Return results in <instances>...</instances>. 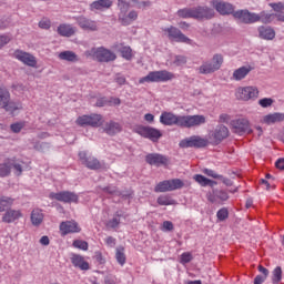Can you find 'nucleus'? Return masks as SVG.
<instances>
[{"label": "nucleus", "mask_w": 284, "mask_h": 284, "mask_svg": "<svg viewBox=\"0 0 284 284\" xmlns=\"http://www.w3.org/2000/svg\"><path fill=\"white\" fill-rule=\"evenodd\" d=\"M21 108V103L12 101L10 91L7 88L0 87V110L14 114Z\"/></svg>", "instance_id": "7ed1b4c3"}, {"label": "nucleus", "mask_w": 284, "mask_h": 284, "mask_svg": "<svg viewBox=\"0 0 284 284\" xmlns=\"http://www.w3.org/2000/svg\"><path fill=\"white\" fill-rule=\"evenodd\" d=\"M159 205H174V200L170 199L168 195H161L158 197Z\"/></svg>", "instance_id": "37998d69"}, {"label": "nucleus", "mask_w": 284, "mask_h": 284, "mask_svg": "<svg viewBox=\"0 0 284 284\" xmlns=\"http://www.w3.org/2000/svg\"><path fill=\"white\" fill-rule=\"evenodd\" d=\"M104 192H106L108 194H113L114 196H119L121 194V192L116 190V186H108L104 189Z\"/></svg>", "instance_id": "4d7b16f0"}, {"label": "nucleus", "mask_w": 284, "mask_h": 284, "mask_svg": "<svg viewBox=\"0 0 284 284\" xmlns=\"http://www.w3.org/2000/svg\"><path fill=\"white\" fill-rule=\"evenodd\" d=\"M71 263L74 267H79L80 270H90V264L85 262L81 255H73L71 257Z\"/></svg>", "instance_id": "473e14b6"}, {"label": "nucleus", "mask_w": 284, "mask_h": 284, "mask_svg": "<svg viewBox=\"0 0 284 284\" xmlns=\"http://www.w3.org/2000/svg\"><path fill=\"white\" fill-rule=\"evenodd\" d=\"M214 18V9L209 7H195L193 8V19L203 21V19Z\"/></svg>", "instance_id": "aec40b11"}, {"label": "nucleus", "mask_w": 284, "mask_h": 284, "mask_svg": "<svg viewBox=\"0 0 284 284\" xmlns=\"http://www.w3.org/2000/svg\"><path fill=\"white\" fill-rule=\"evenodd\" d=\"M282 278H283V270L281 268V266H276L273 271L272 283L278 284L281 283Z\"/></svg>", "instance_id": "a19ab883"}, {"label": "nucleus", "mask_w": 284, "mask_h": 284, "mask_svg": "<svg viewBox=\"0 0 284 284\" xmlns=\"http://www.w3.org/2000/svg\"><path fill=\"white\" fill-rule=\"evenodd\" d=\"M203 172L204 174H206V176H211L212 179H223V175L217 174L212 169H204Z\"/></svg>", "instance_id": "3c124183"}, {"label": "nucleus", "mask_w": 284, "mask_h": 284, "mask_svg": "<svg viewBox=\"0 0 284 284\" xmlns=\"http://www.w3.org/2000/svg\"><path fill=\"white\" fill-rule=\"evenodd\" d=\"M275 168H277V170H284V158H280V159L275 162Z\"/></svg>", "instance_id": "338daca9"}, {"label": "nucleus", "mask_w": 284, "mask_h": 284, "mask_svg": "<svg viewBox=\"0 0 284 284\" xmlns=\"http://www.w3.org/2000/svg\"><path fill=\"white\" fill-rule=\"evenodd\" d=\"M258 16V21L262 23H272V17H274L272 13H267L265 11H262Z\"/></svg>", "instance_id": "79ce46f5"}, {"label": "nucleus", "mask_w": 284, "mask_h": 284, "mask_svg": "<svg viewBox=\"0 0 284 284\" xmlns=\"http://www.w3.org/2000/svg\"><path fill=\"white\" fill-rule=\"evenodd\" d=\"M12 172V160L7 159L3 163H0V176L3 179L10 176Z\"/></svg>", "instance_id": "f704fd0d"}, {"label": "nucleus", "mask_w": 284, "mask_h": 284, "mask_svg": "<svg viewBox=\"0 0 284 284\" xmlns=\"http://www.w3.org/2000/svg\"><path fill=\"white\" fill-rule=\"evenodd\" d=\"M14 203L12 197L0 195V212H6V207H10Z\"/></svg>", "instance_id": "4c0bfd02"}, {"label": "nucleus", "mask_w": 284, "mask_h": 284, "mask_svg": "<svg viewBox=\"0 0 284 284\" xmlns=\"http://www.w3.org/2000/svg\"><path fill=\"white\" fill-rule=\"evenodd\" d=\"M234 19L241 23H256L258 22L257 13L250 12L248 10H239L233 13Z\"/></svg>", "instance_id": "f3484780"}, {"label": "nucleus", "mask_w": 284, "mask_h": 284, "mask_svg": "<svg viewBox=\"0 0 284 284\" xmlns=\"http://www.w3.org/2000/svg\"><path fill=\"white\" fill-rule=\"evenodd\" d=\"M73 247H77L78 250H83L84 252H88V242L83 240H75L73 241Z\"/></svg>", "instance_id": "49530a36"}, {"label": "nucleus", "mask_w": 284, "mask_h": 284, "mask_svg": "<svg viewBox=\"0 0 284 284\" xmlns=\"http://www.w3.org/2000/svg\"><path fill=\"white\" fill-rule=\"evenodd\" d=\"M211 6L219 12L220 14H234V6L230 2H225L222 0H213Z\"/></svg>", "instance_id": "6ab92c4d"}, {"label": "nucleus", "mask_w": 284, "mask_h": 284, "mask_svg": "<svg viewBox=\"0 0 284 284\" xmlns=\"http://www.w3.org/2000/svg\"><path fill=\"white\" fill-rule=\"evenodd\" d=\"M252 72V67L251 65H243L233 71L232 74V80L233 81H243Z\"/></svg>", "instance_id": "bb28decb"}, {"label": "nucleus", "mask_w": 284, "mask_h": 284, "mask_svg": "<svg viewBox=\"0 0 284 284\" xmlns=\"http://www.w3.org/2000/svg\"><path fill=\"white\" fill-rule=\"evenodd\" d=\"M231 128H233L236 134H252L250 121L245 118H240L231 121Z\"/></svg>", "instance_id": "4468645a"}, {"label": "nucleus", "mask_w": 284, "mask_h": 284, "mask_svg": "<svg viewBox=\"0 0 284 284\" xmlns=\"http://www.w3.org/2000/svg\"><path fill=\"white\" fill-rule=\"evenodd\" d=\"M172 79H175V75L168 70L151 71L148 75L141 78L139 83L140 85H143V83H168Z\"/></svg>", "instance_id": "f03ea898"}, {"label": "nucleus", "mask_w": 284, "mask_h": 284, "mask_svg": "<svg viewBox=\"0 0 284 284\" xmlns=\"http://www.w3.org/2000/svg\"><path fill=\"white\" fill-rule=\"evenodd\" d=\"M11 168H13L14 170V174L17 176H21V174L23 173V166H21V163L16 162L14 160L11 159Z\"/></svg>", "instance_id": "de8ad7c7"}, {"label": "nucleus", "mask_w": 284, "mask_h": 284, "mask_svg": "<svg viewBox=\"0 0 284 284\" xmlns=\"http://www.w3.org/2000/svg\"><path fill=\"white\" fill-rule=\"evenodd\" d=\"M164 37H168L170 41H175L176 43H192V40L187 38L179 28L176 27H168L162 29Z\"/></svg>", "instance_id": "9d476101"}, {"label": "nucleus", "mask_w": 284, "mask_h": 284, "mask_svg": "<svg viewBox=\"0 0 284 284\" xmlns=\"http://www.w3.org/2000/svg\"><path fill=\"white\" fill-rule=\"evenodd\" d=\"M79 159L82 165H85L89 170H100L101 162L92 155H88V152L82 151L79 153Z\"/></svg>", "instance_id": "a211bd4d"}, {"label": "nucleus", "mask_w": 284, "mask_h": 284, "mask_svg": "<svg viewBox=\"0 0 284 284\" xmlns=\"http://www.w3.org/2000/svg\"><path fill=\"white\" fill-rule=\"evenodd\" d=\"M178 17H181L182 19H194V8L180 9L178 11Z\"/></svg>", "instance_id": "58836bf2"}, {"label": "nucleus", "mask_w": 284, "mask_h": 284, "mask_svg": "<svg viewBox=\"0 0 284 284\" xmlns=\"http://www.w3.org/2000/svg\"><path fill=\"white\" fill-rule=\"evenodd\" d=\"M52 26V22L50 21V19H42L39 22V28H41L42 30H50V27Z\"/></svg>", "instance_id": "603ef678"}, {"label": "nucleus", "mask_w": 284, "mask_h": 284, "mask_svg": "<svg viewBox=\"0 0 284 284\" xmlns=\"http://www.w3.org/2000/svg\"><path fill=\"white\" fill-rule=\"evenodd\" d=\"M113 3L112 0H97L90 4V10L91 12H104V10H110Z\"/></svg>", "instance_id": "393cba45"}, {"label": "nucleus", "mask_w": 284, "mask_h": 284, "mask_svg": "<svg viewBox=\"0 0 284 284\" xmlns=\"http://www.w3.org/2000/svg\"><path fill=\"white\" fill-rule=\"evenodd\" d=\"M145 162L149 165H154L155 168H168V165H170V159L161 153H149L145 156Z\"/></svg>", "instance_id": "9b49d317"}, {"label": "nucleus", "mask_w": 284, "mask_h": 284, "mask_svg": "<svg viewBox=\"0 0 284 284\" xmlns=\"http://www.w3.org/2000/svg\"><path fill=\"white\" fill-rule=\"evenodd\" d=\"M260 38L265 41H273L276 38V31H274L271 27H258L257 29Z\"/></svg>", "instance_id": "cd10ccee"}, {"label": "nucleus", "mask_w": 284, "mask_h": 284, "mask_svg": "<svg viewBox=\"0 0 284 284\" xmlns=\"http://www.w3.org/2000/svg\"><path fill=\"white\" fill-rule=\"evenodd\" d=\"M237 101H254L258 99V88L254 85L239 87L235 90Z\"/></svg>", "instance_id": "0eeeda50"}, {"label": "nucleus", "mask_w": 284, "mask_h": 284, "mask_svg": "<svg viewBox=\"0 0 284 284\" xmlns=\"http://www.w3.org/2000/svg\"><path fill=\"white\" fill-rule=\"evenodd\" d=\"M60 232L65 236V234H75L81 232V227L75 221H67L60 224Z\"/></svg>", "instance_id": "4be33fe9"}, {"label": "nucleus", "mask_w": 284, "mask_h": 284, "mask_svg": "<svg viewBox=\"0 0 284 284\" xmlns=\"http://www.w3.org/2000/svg\"><path fill=\"white\" fill-rule=\"evenodd\" d=\"M223 65V54H214L209 61H204L199 68V74H214V72L221 70Z\"/></svg>", "instance_id": "20e7f679"}, {"label": "nucleus", "mask_w": 284, "mask_h": 284, "mask_svg": "<svg viewBox=\"0 0 284 284\" xmlns=\"http://www.w3.org/2000/svg\"><path fill=\"white\" fill-rule=\"evenodd\" d=\"M115 258H116V262L119 263V265H125V248L123 247H118L116 251H115Z\"/></svg>", "instance_id": "ea45409f"}, {"label": "nucleus", "mask_w": 284, "mask_h": 284, "mask_svg": "<svg viewBox=\"0 0 284 284\" xmlns=\"http://www.w3.org/2000/svg\"><path fill=\"white\" fill-rule=\"evenodd\" d=\"M136 132L140 136H143V139H149L150 141H153V143L163 136V133H161L159 129H154L152 126H139Z\"/></svg>", "instance_id": "f8f14e48"}, {"label": "nucleus", "mask_w": 284, "mask_h": 284, "mask_svg": "<svg viewBox=\"0 0 284 284\" xmlns=\"http://www.w3.org/2000/svg\"><path fill=\"white\" fill-rule=\"evenodd\" d=\"M103 131L110 136H114V134H119V132H121V124L114 121H110L104 124Z\"/></svg>", "instance_id": "c756f323"}, {"label": "nucleus", "mask_w": 284, "mask_h": 284, "mask_svg": "<svg viewBox=\"0 0 284 284\" xmlns=\"http://www.w3.org/2000/svg\"><path fill=\"white\" fill-rule=\"evenodd\" d=\"M31 223L39 227L43 223V211L41 209H33L31 212Z\"/></svg>", "instance_id": "2f4dec72"}, {"label": "nucleus", "mask_w": 284, "mask_h": 284, "mask_svg": "<svg viewBox=\"0 0 284 284\" xmlns=\"http://www.w3.org/2000/svg\"><path fill=\"white\" fill-rule=\"evenodd\" d=\"M194 181L196 183H199L200 185H202V187H207V185H210L211 187H214V185H216V181H212L201 174H196L193 176Z\"/></svg>", "instance_id": "c9c22d12"}, {"label": "nucleus", "mask_w": 284, "mask_h": 284, "mask_svg": "<svg viewBox=\"0 0 284 284\" xmlns=\"http://www.w3.org/2000/svg\"><path fill=\"white\" fill-rule=\"evenodd\" d=\"M121 54L123 59H126V61H130V59H132V49L130 47H123L121 49Z\"/></svg>", "instance_id": "09e8293b"}, {"label": "nucleus", "mask_w": 284, "mask_h": 284, "mask_svg": "<svg viewBox=\"0 0 284 284\" xmlns=\"http://www.w3.org/2000/svg\"><path fill=\"white\" fill-rule=\"evenodd\" d=\"M232 121V118L227 113L220 114L219 122L220 123H230Z\"/></svg>", "instance_id": "bf43d9fd"}, {"label": "nucleus", "mask_w": 284, "mask_h": 284, "mask_svg": "<svg viewBox=\"0 0 284 284\" xmlns=\"http://www.w3.org/2000/svg\"><path fill=\"white\" fill-rule=\"evenodd\" d=\"M85 57H91V59H97V61H101L108 63L110 61H114L116 59V54L114 52L101 47V48H92L84 52Z\"/></svg>", "instance_id": "39448f33"}, {"label": "nucleus", "mask_w": 284, "mask_h": 284, "mask_svg": "<svg viewBox=\"0 0 284 284\" xmlns=\"http://www.w3.org/2000/svg\"><path fill=\"white\" fill-rule=\"evenodd\" d=\"M121 225V214L116 212L111 220L106 222V227L109 230H116Z\"/></svg>", "instance_id": "e433bc0d"}, {"label": "nucleus", "mask_w": 284, "mask_h": 284, "mask_svg": "<svg viewBox=\"0 0 284 284\" xmlns=\"http://www.w3.org/2000/svg\"><path fill=\"white\" fill-rule=\"evenodd\" d=\"M13 57L24 65H29V68H37V58L32 55V53H28L23 50H16Z\"/></svg>", "instance_id": "dca6fc26"}, {"label": "nucleus", "mask_w": 284, "mask_h": 284, "mask_svg": "<svg viewBox=\"0 0 284 284\" xmlns=\"http://www.w3.org/2000/svg\"><path fill=\"white\" fill-rule=\"evenodd\" d=\"M115 83H116L118 85H125V83H128V81L125 80V78H124L123 75L118 74V75L115 77Z\"/></svg>", "instance_id": "0e129e2a"}, {"label": "nucleus", "mask_w": 284, "mask_h": 284, "mask_svg": "<svg viewBox=\"0 0 284 284\" xmlns=\"http://www.w3.org/2000/svg\"><path fill=\"white\" fill-rule=\"evenodd\" d=\"M77 33V28L72 27L71 24H60L58 27V34L60 37H73Z\"/></svg>", "instance_id": "7c9ffc66"}, {"label": "nucleus", "mask_w": 284, "mask_h": 284, "mask_svg": "<svg viewBox=\"0 0 284 284\" xmlns=\"http://www.w3.org/2000/svg\"><path fill=\"white\" fill-rule=\"evenodd\" d=\"M230 216V212L227 211L226 207H222L217 211L216 217L219 221H225Z\"/></svg>", "instance_id": "a18cd8bd"}, {"label": "nucleus", "mask_w": 284, "mask_h": 284, "mask_svg": "<svg viewBox=\"0 0 284 284\" xmlns=\"http://www.w3.org/2000/svg\"><path fill=\"white\" fill-rule=\"evenodd\" d=\"M190 261H192V254L191 253H183L181 255L180 263H182L183 265H185V263H190Z\"/></svg>", "instance_id": "13d9d810"}, {"label": "nucleus", "mask_w": 284, "mask_h": 284, "mask_svg": "<svg viewBox=\"0 0 284 284\" xmlns=\"http://www.w3.org/2000/svg\"><path fill=\"white\" fill-rule=\"evenodd\" d=\"M282 121H284V113H271L262 118V123H266V125L281 123Z\"/></svg>", "instance_id": "c85d7f7f"}, {"label": "nucleus", "mask_w": 284, "mask_h": 284, "mask_svg": "<svg viewBox=\"0 0 284 284\" xmlns=\"http://www.w3.org/2000/svg\"><path fill=\"white\" fill-rule=\"evenodd\" d=\"M104 105H108V101H106L105 98L99 99V100L97 101V106H98V108H103Z\"/></svg>", "instance_id": "774afa93"}, {"label": "nucleus", "mask_w": 284, "mask_h": 284, "mask_svg": "<svg viewBox=\"0 0 284 284\" xmlns=\"http://www.w3.org/2000/svg\"><path fill=\"white\" fill-rule=\"evenodd\" d=\"M270 6L274 10V12H283V10H284L283 2L270 3Z\"/></svg>", "instance_id": "6e6d98bb"}, {"label": "nucleus", "mask_w": 284, "mask_h": 284, "mask_svg": "<svg viewBox=\"0 0 284 284\" xmlns=\"http://www.w3.org/2000/svg\"><path fill=\"white\" fill-rule=\"evenodd\" d=\"M10 36H0V48L8 45V43H10Z\"/></svg>", "instance_id": "680f3d73"}, {"label": "nucleus", "mask_w": 284, "mask_h": 284, "mask_svg": "<svg viewBox=\"0 0 284 284\" xmlns=\"http://www.w3.org/2000/svg\"><path fill=\"white\" fill-rule=\"evenodd\" d=\"M118 6L122 12L124 10H128V8H130V2H128L126 0H118Z\"/></svg>", "instance_id": "052dcab7"}, {"label": "nucleus", "mask_w": 284, "mask_h": 284, "mask_svg": "<svg viewBox=\"0 0 284 284\" xmlns=\"http://www.w3.org/2000/svg\"><path fill=\"white\" fill-rule=\"evenodd\" d=\"M75 123L80 128H101L103 125V115L97 113L80 115Z\"/></svg>", "instance_id": "423d86ee"}, {"label": "nucleus", "mask_w": 284, "mask_h": 284, "mask_svg": "<svg viewBox=\"0 0 284 284\" xmlns=\"http://www.w3.org/2000/svg\"><path fill=\"white\" fill-rule=\"evenodd\" d=\"M211 141H213V143H216V145H219V143H221L222 141H225V139H227V136H230V129H227V126L223 125V124H219L210 134H209Z\"/></svg>", "instance_id": "ddd939ff"}, {"label": "nucleus", "mask_w": 284, "mask_h": 284, "mask_svg": "<svg viewBox=\"0 0 284 284\" xmlns=\"http://www.w3.org/2000/svg\"><path fill=\"white\" fill-rule=\"evenodd\" d=\"M179 145L183 149L195 148L199 150L201 148H207V145H210V140L201 138L200 135H192L181 140Z\"/></svg>", "instance_id": "6e6552de"}, {"label": "nucleus", "mask_w": 284, "mask_h": 284, "mask_svg": "<svg viewBox=\"0 0 284 284\" xmlns=\"http://www.w3.org/2000/svg\"><path fill=\"white\" fill-rule=\"evenodd\" d=\"M230 199V195L223 190H213L207 194V201L210 203H223Z\"/></svg>", "instance_id": "5701e85b"}, {"label": "nucleus", "mask_w": 284, "mask_h": 284, "mask_svg": "<svg viewBox=\"0 0 284 284\" xmlns=\"http://www.w3.org/2000/svg\"><path fill=\"white\" fill-rule=\"evenodd\" d=\"M11 131L14 132V134H19V132H21V130H23V123L21 122H17L11 124Z\"/></svg>", "instance_id": "864d4df0"}, {"label": "nucleus", "mask_w": 284, "mask_h": 284, "mask_svg": "<svg viewBox=\"0 0 284 284\" xmlns=\"http://www.w3.org/2000/svg\"><path fill=\"white\" fill-rule=\"evenodd\" d=\"M163 232H172L174 230V224L171 221H164L162 224Z\"/></svg>", "instance_id": "5fc2aeb1"}, {"label": "nucleus", "mask_w": 284, "mask_h": 284, "mask_svg": "<svg viewBox=\"0 0 284 284\" xmlns=\"http://www.w3.org/2000/svg\"><path fill=\"white\" fill-rule=\"evenodd\" d=\"M58 57L61 61H69L71 63H77V61H79V55L73 51H62Z\"/></svg>", "instance_id": "72a5a7b5"}, {"label": "nucleus", "mask_w": 284, "mask_h": 284, "mask_svg": "<svg viewBox=\"0 0 284 284\" xmlns=\"http://www.w3.org/2000/svg\"><path fill=\"white\" fill-rule=\"evenodd\" d=\"M19 219H23V212L21 210L9 209L2 215V223H14Z\"/></svg>", "instance_id": "b1692460"}, {"label": "nucleus", "mask_w": 284, "mask_h": 284, "mask_svg": "<svg viewBox=\"0 0 284 284\" xmlns=\"http://www.w3.org/2000/svg\"><path fill=\"white\" fill-rule=\"evenodd\" d=\"M272 103H274V100L271 98H263L258 101V105H261V108H270Z\"/></svg>", "instance_id": "8fccbe9b"}, {"label": "nucleus", "mask_w": 284, "mask_h": 284, "mask_svg": "<svg viewBox=\"0 0 284 284\" xmlns=\"http://www.w3.org/2000/svg\"><path fill=\"white\" fill-rule=\"evenodd\" d=\"M78 26L82 30H87L89 32H97V30H99V26L97 24V21L90 20L85 17L78 18Z\"/></svg>", "instance_id": "a878e982"}, {"label": "nucleus", "mask_w": 284, "mask_h": 284, "mask_svg": "<svg viewBox=\"0 0 284 284\" xmlns=\"http://www.w3.org/2000/svg\"><path fill=\"white\" fill-rule=\"evenodd\" d=\"M187 63V58L185 55H174L173 57V65L181 67Z\"/></svg>", "instance_id": "c03bdc74"}, {"label": "nucleus", "mask_w": 284, "mask_h": 284, "mask_svg": "<svg viewBox=\"0 0 284 284\" xmlns=\"http://www.w3.org/2000/svg\"><path fill=\"white\" fill-rule=\"evenodd\" d=\"M49 199H53L55 201H60L62 203H78L79 195L72 193L70 191H62L59 193H50Z\"/></svg>", "instance_id": "2eb2a0df"}, {"label": "nucleus", "mask_w": 284, "mask_h": 284, "mask_svg": "<svg viewBox=\"0 0 284 284\" xmlns=\"http://www.w3.org/2000/svg\"><path fill=\"white\" fill-rule=\"evenodd\" d=\"M267 277L265 275H256L254 278V284H263Z\"/></svg>", "instance_id": "69168bd1"}, {"label": "nucleus", "mask_w": 284, "mask_h": 284, "mask_svg": "<svg viewBox=\"0 0 284 284\" xmlns=\"http://www.w3.org/2000/svg\"><path fill=\"white\" fill-rule=\"evenodd\" d=\"M139 19V12L135 10H131L129 13H125L124 11H120L119 13V21L122 23V26H132L134 21Z\"/></svg>", "instance_id": "412c9836"}, {"label": "nucleus", "mask_w": 284, "mask_h": 284, "mask_svg": "<svg viewBox=\"0 0 284 284\" xmlns=\"http://www.w3.org/2000/svg\"><path fill=\"white\" fill-rule=\"evenodd\" d=\"M105 244L109 246V247H114V245H116V239L112 237V236H108L105 240H104Z\"/></svg>", "instance_id": "e2e57ef3"}, {"label": "nucleus", "mask_w": 284, "mask_h": 284, "mask_svg": "<svg viewBox=\"0 0 284 284\" xmlns=\"http://www.w3.org/2000/svg\"><path fill=\"white\" fill-rule=\"evenodd\" d=\"M185 186V183L181 179L164 180L156 184L154 192H174V190H181Z\"/></svg>", "instance_id": "1a4fd4ad"}, {"label": "nucleus", "mask_w": 284, "mask_h": 284, "mask_svg": "<svg viewBox=\"0 0 284 284\" xmlns=\"http://www.w3.org/2000/svg\"><path fill=\"white\" fill-rule=\"evenodd\" d=\"M162 125H178V128H201L207 123L205 115H176L173 112L163 111L160 115Z\"/></svg>", "instance_id": "f257e3e1"}]
</instances>
